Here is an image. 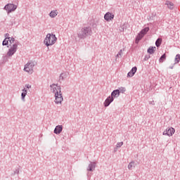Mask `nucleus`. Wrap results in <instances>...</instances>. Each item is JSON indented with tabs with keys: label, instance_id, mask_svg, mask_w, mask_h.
Listing matches in <instances>:
<instances>
[{
	"label": "nucleus",
	"instance_id": "f257e3e1",
	"mask_svg": "<svg viewBox=\"0 0 180 180\" xmlns=\"http://www.w3.org/2000/svg\"><path fill=\"white\" fill-rule=\"evenodd\" d=\"M92 34V28L91 27H83L77 31V37L82 40L86 39Z\"/></svg>",
	"mask_w": 180,
	"mask_h": 180
},
{
	"label": "nucleus",
	"instance_id": "f03ea898",
	"mask_svg": "<svg viewBox=\"0 0 180 180\" xmlns=\"http://www.w3.org/2000/svg\"><path fill=\"white\" fill-rule=\"evenodd\" d=\"M56 41H57V37H56V34H50V33L46 34L44 40V43L45 46H46V47L56 44Z\"/></svg>",
	"mask_w": 180,
	"mask_h": 180
},
{
	"label": "nucleus",
	"instance_id": "7ed1b4c3",
	"mask_svg": "<svg viewBox=\"0 0 180 180\" xmlns=\"http://www.w3.org/2000/svg\"><path fill=\"white\" fill-rule=\"evenodd\" d=\"M59 92H56L54 94L55 96V103L56 105H61L63 101H64V98L63 97V94L61 93V87H58Z\"/></svg>",
	"mask_w": 180,
	"mask_h": 180
},
{
	"label": "nucleus",
	"instance_id": "20e7f679",
	"mask_svg": "<svg viewBox=\"0 0 180 180\" xmlns=\"http://www.w3.org/2000/svg\"><path fill=\"white\" fill-rule=\"evenodd\" d=\"M34 68V62L30 60L24 66V71L28 74H33Z\"/></svg>",
	"mask_w": 180,
	"mask_h": 180
},
{
	"label": "nucleus",
	"instance_id": "39448f33",
	"mask_svg": "<svg viewBox=\"0 0 180 180\" xmlns=\"http://www.w3.org/2000/svg\"><path fill=\"white\" fill-rule=\"evenodd\" d=\"M150 30V27H146L141 30L136 38V41H140V40L147 34V32Z\"/></svg>",
	"mask_w": 180,
	"mask_h": 180
},
{
	"label": "nucleus",
	"instance_id": "423d86ee",
	"mask_svg": "<svg viewBox=\"0 0 180 180\" xmlns=\"http://www.w3.org/2000/svg\"><path fill=\"white\" fill-rule=\"evenodd\" d=\"M4 9L7 11V13H11V12H15L18 9V6L13 4H8L4 6Z\"/></svg>",
	"mask_w": 180,
	"mask_h": 180
},
{
	"label": "nucleus",
	"instance_id": "0eeeda50",
	"mask_svg": "<svg viewBox=\"0 0 180 180\" xmlns=\"http://www.w3.org/2000/svg\"><path fill=\"white\" fill-rule=\"evenodd\" d=\"M174 133H175V129L170 127L163 131V136H168L169 137H171Z\"/></svg>",
	"mask_w": 180,
	"mask_h": 180
},
{
	"label": "nucleus",
	"instance_id": "6e6552de",
	"mask_svg": "<svg viewBox=\"0 0 180 180\" xmlns=\"http://www.w3.org/2000/svg\"><path fill=\"white\" fill-rule=\"evenodd\" d=\"M59 88H61V86H58V84H53L50 85L51 91L54 95L57 94V92H60Z\"/></svg>",
	"mask_w": 180,
	"mask_h": 180
},
{
	"label": "nucleus",
	"instance_id": "1a4fd4ad",
	"mask_svg": "<svg viewBox=\"0 0 180 180\" xmlns=\"http://www.w3.org/2000/svg\"><path fill=\"white\" fill-rule=\"evenodd\" d=\"M115 18V15L110 12H108L104 15V19L107 22H110V20H113Z\"/></svg>",
	"mask_w": 180,
	"mask_h": 180
},
{
	"label": "nucleus",
	"instance_id": "9d476101",
	"mask_svg": "<svg viewBox=\"0 0 180 180\" xmlns=\"http://www.w3.org/2000/svg\"><path fill=\"white\" fill-rule=\"evenodd\" d=\"M15 51H12L11 49H8L7 54L3 57L4 58V61H5V63H6V61H8V57H12V56H13V54H15Z\"/></svg>",
	"mask_w": 180,
	"mask_h": 180
},
{
	"label": "nucleus",
	"instance_id": "9b49d317",
	"mask_svg": "<svg viewBox=\"0 0 180 180\" xmlns=\"http://www.w3.org/2000/svg\"><path fill=\"white\" fill-rule=\"evenodd\" d=\"M113 101H114V98H112V97L109 96L104 101L105 108H108V106H109V105H110V103H112V102H113Z\"/></svg>",
	"mask_w": 180,
	"mask_h": 180
},
{
	"label": "nucleus",
	"instance_id": "f8f14e48",
	"mask_svg": "<svg viewBox=\"0 0 180 180\" xmlns=\"http://www.w3.org/2000/svg\"><path fill=\"white\" fill-rule=\"evenodd\" d=\"M136 72H137V67L135 66L132 68L131 70L128 72L127 77H134Z\"/></svg>",
	"mask_w": 180,
	"mask_h": 180
},
{
	"label": "nucleus",
	"instance_id": "ddd939ff",
	"mask_svg": "<svg viewBox=\"0 0 180 180\" xmlns=\"http://www.w3.org/2000/svg\"><path fill=\"white\" fill-rule=\"evenodd\" d=\"M96 165V162H90L87 168V171H90V172H92L95 169Z\"/></svg>",
	"mask_w": 180,
	"mask_h": 180
},
{
	"label": "nucleus",
	"instance_id": "4468645a",
	"mask_svg": "<svg viewBox=\"0 0 180 180\" xmlns=\"http://www.w3.org/2000/svg\"><path fill=\"white\" fill-rule=\"evenodd\" d=\"M111 98H112L113 99H115V98H119V96H120V94L119 93V90L115 89L114 91H112V92L111 93V96H110Z\"/></svg>",
	"mask_w": 180,
	"mask_h": 180
},
{
	"label": "nucleus",
	"instance_id": "2eb2a0df",
	"mask_svg": "<svg viewBox=\"0 0 180 180\" xmlns=\"http://www.w3.org/2000/svg\"><path fill=\"white\" fill-rule=\"evenodd\" d=\"M10 50H12L16 53L18 51V46H19V42L16 41L13 45H10Z\"/></svg>",
	"mask_w": 180,
	"mask_h": 180
},
{
	"label": "nucleus",
	"instance_id": "dca6fc26",
	"mask_svg": "<svg viewBox=\"0 0 180 180\" xmlns=\"http://www.w3.org/2000/svg\"><path fill=\"white\" fill-rule=\"evenodd\" d=\"M63 131V125H58L54 129L55 134H60Z\"/></svg>",
	"mask_w": 180,
	"mask_h": 180
},
{
	"label": "nucleus",
	"instance_id": "f3484780",
	"mask_svg": "<svg viewBox=\"0 0 180 180\" xmlns=\"http://www.w3.org/2000/svg\"><path fill=\"white\" fill-rule=\"evenodd\" d=\"M26 95H27V90L26 89H23L21 94V99L23 101V102H25V98H26Z\"/></svg>",
	"mask_w": 180,
	"mask_h": 180
},
{
	"label": "nucleus",
	"instance_id": "a211bd4d",
	"mask_svg": "<svg viewBox=\"0 0 180 180\" xmlns=\"http://www.w3.org/2000/svg\"><path fill=\"white\" fill-rule=\"evenodd\" d=\"M165 5L167 6V8L169 9H171V10L174 9V3H172L169 1H167L166 3H165Z\"/></svg>",
	"mask_w": 180,
	"mask_h": 180
},
{
	"label": "nucleus",
	"instance_id": "6ab92c4d",
	"mask_svg": "<svg viewBox=\"0 0 180 180\" xmlns=\"http://www.w3.org/2000/svg\"><path fill=\"white\" fill-rule=\"evenodd\" d=\"M67 78V75L65 73L62 72L59 76V82H61V81H64V79Z\"/></svg>",
	"mask_w": 180,
	"mask_h": 180
},
{
	"label": "nucleus",
	"instance_id": "aec40b11",
	"mask_svg": "<svg viewBox=\"0 0 180 180\" xmlns=\"http://www.w3.org/2000/svg\"><path fill=\"white\" fill-rule=\"evenodd\" d=\"M157 48L155 46L153 47V46H150L149 47V49H148V53L149 54H154V51H155V49Z\"/></svg>",
	"mask_w": 180,
	"mask_h": 180
},
{
	"label": "nucleus",
	"instance_id": "412c9836",
	"mask_svg": "<svg viewBox=\"0 0 180 180\" xmlns=\"http://www.w3.org/2000/svg\"><path fill=\"white\" fill-rule=\"evenodd\" d=\"M165 60H167V55L165 53H164L160 58L159 63H164V61H165Z\"/></svg>",
	"mask_w": 180,
	"mask_h": 180
},
{
	"label": "nucleus",
	"instance_id": "4be33fe9",
	"mask_svg": "<svg viewBox=\"0 0 180 180\" xmlns=\"http://www.w3.org/2000/svg\"><path fill=\"white\" fill-rule=\"evenodd\" d=\"M161 43H162V39L158 38L155 41L156 47H160V46H161Z\"/></svg>",
	"mask_w": 180,
	"mask_h": 180
},
{
	"label": "nucleus",
	"instance_id": "5701e85b",
	"mask_svg": "<svg viewBox=\"0 0 180 180\" xmlns=\"http://www.w3.org/2000/svg\"><path fill=\"white\" fill-rule=\"evenodd\" d=\"M50 18H56L57 16V11H51L49 13Z\"/></svg>",
	"mask_w": 180,
	"mask_h": 180
},
{
	"label": "nucleus",
	"instance_id": "b1692460",
	"mask_svg": "<svg viewBox=\"0 0 180 180\" xmlns=\"http://www.w3.org/2000/svg\"><path fill=\"white\" fill-rule=\"evenodd\" d=\"M180 61V54L176 55L175 59H174V64L179 63Z\"/></svg>",
	"mask_w": 180,
	"mask_h": 180
},
{
	"label": "nucleus",
	"instance_id": "393cba45",
	"mask_svg": "<svg viewBox=\"0 0 180 180\" xmlns=\"http://www.w3.org/2000/svg\"><path fill=\"white\" fill-rule=\"evenodd\" d=\"M117 91H119V94H124V92H126V88L120 87L119 89H117Z\"/></svg>",
	"mask_w": 180,
	"mask_h": 180
},
{
	"label": "nucleus",
	"instance_id": "a878e982",
	"mask_svg": "<svg viewBox=\"0 0 180 180\" xmlns=\"http://www.w3.org/2000/svg\"><path fill=\"white\" fill-rule=\"evenodd\" d=\"M9 44V40L8 38H5V39L2 42V46H8Z\"/></svg>",
	"mask_w": 180,
	"mask_h": 180
},
{
	"label": "nucleus",
	"instance_id": "bb28decb",
	"mask_svg": "<svg viewBox=\"0 0 180 180\" xmlns=\"http://www.w3.org/2000/svg\"><path fill=\"white\" fill-rule=\"evenodd\" d=\"M134 165V161H131V162L129 164V165H128V169H130V170L133 169Z\"/></svg>",
	"mask_w": 180,
	"mask_h": 180
},
{
	"label": "nucleus",
	"instance_id": "cd10ccee",
	"mask_svg": "<svg viewBox=\"0 0 180 180\" xmlns=\"http://www.w3.org/2000/svg\"><path fill=\"white\" fill-rule=\"evenodd\" d=\"M8 41L10 42V44H13V43H15V38L10 37V39H8Z\"/></svg>",
	"mask_w": 180,
	"mask_h": 180
},
{
	"label": "nucleus",
	"instance_id": "c85d7f7f",
	"mask_svg": "<svg viewBox=\"0 0 180 180\" xmlns=\"http://www.w3.org/2000/svg\"><path fill=\"white\" fill-rule=\"evenodd\" d=\"M122 146H123V142H118L116 145V147L120 148Z\"/></svg>",
	"mask_w": 180,
	"mask_h": 180
},
{
	"label": "nucleus",
	"instance_id": "c756f323",
	"mask_svg": "<svg viewBox=\"0 0 180 180\" xmlns=\"http://www.w3.org/2000/svg\"><path fill=\"white\" fill-rule=\"evenodd\" d=\"M25 88H27V89H30V88H32V85H30V84H25Z\"/></svg>",
	"mask_w": 180,
	"mask_h": 180
},
{
	"label": "nucleus",
	"instance_id": "7c9ffc66",
	"mask_svg": "<svg viewBox=\"0 0 180 180\" xmlns=\"http://www.w3.org/2000/svg\"><path fill=\"white\" fill-rule=\"evenodd\" d=\"M5 37L6 39H7V40H9V39H11V37H9V34H5Z\"/></svg>",
	"mask_w": 180,
	"mask_h": 180
},
{
	"label": "nucleus",
	"instance_id": "2f4dec72",
	"mask_svg": "<svg viewBox=\"0 0 180 180\" xmlns=\"http://www.w3.org/2000/svg\"><path fill=\"white\" fill-rule=\"evenodd\" d=\"M14 174H17V175H19V169H15Z\"/></svg>",
	"mask_w": 180,
	"mask_h": 180
},
{
	"label": "nucleus",
	"instance_id": "473e14b6",
	"mask_svg": "<svg viewBox=\"0 0 180 180\" xmlns=\"http://www.w3.org/2000/svg\"><path fill=\"white\" fill-rule=\"evenodd\" d=\"M150 105H155V103L154 102V101H150L149 102Z\"/></svg>",
	"mask_w": 180,
	"mask_h": 180
},
{
	"label": "nucleus",
	"instance_id": "72a5a7b5",
	"mask_svg": "<svg viewBox=\"0 0 180 180\" xmlns=\"http://www.w3.org/2000/svg\"><path fill=\"white\" fill-rule=\"evenodd\" d=\"M169 68L170 70H173V69H174V65L169 67Z\"/></svg>",
	"mask_w": 180,
	"mask_h": 180
},
{
	"label": "nucleus",
	"instance_id": "f704fd0d",
	"mask_svg": "<svg viewBox=\"0 0 180 180\" xmlns=\"http://www.w3.org/2000/svg\"><path fill=\"white\" fill-rule=\"evenodd\" d=\"M149 58H150V57H148V58L146 57V58H145V60H148Z\"/></svg>",
	"mask_w": 180,
	"mask_h": 180
}]
</instances>
